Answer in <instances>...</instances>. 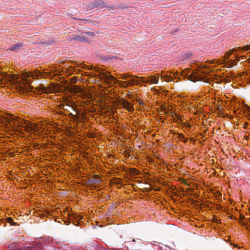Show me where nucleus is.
<instances>
[{"instance_id": "7", "label": "nucleus", "mask_w": 250, "mask_h": 250, "mask_svg": "<svg viewBox=\"0 0 250 250\" xmlns=\"http://www.w3.org/2000/svg\"><path fill=\"white\" fill-rule=\"evenodd\" d=\"M41 76H42V74L38 70H37L35 72L34 75L31 73H26L24 76V81H25L28 83H32V80L30 79L28 80V78H32V79H36V78L39 77Z\"/></svg>"}, {"instance_id": "28", "label": "nucleus", "mask_w": 250, "mask_h": 250, "mask_svg": "<svg viewBox=\"0 0 250 250\" xmlns=\"http://www.w3.org/2000/svg\"><path fill=\"white\" fill-rule=\"evenodd\" d=\"M191 125H192L191 124H190L189 123H187V125H186V127L190 128L191 127Z\"/></svg>"}, {"instance_id": "25", "label": "nucleus", "mask_w": 250, "mask_h": 250, "mask_svg": "<svg viewBox=\"0 0 250 250\" xmlns=\"http://www.w3.org/2000/svg\"><path fill=\"white\" fill-rule=\"evenodd\" d=\"M131 171L132 172L134 173L135 174H136V172H138V170H137L136 168H131Z\"/></svg>"}, {"instance_id": "8", "label": "nucleus", "mask_w": 250, "mask_h": 250, "mask_svg": "<svg viewBox=\"0 0 250 250\" xmlns=\"http://www.w3.org/2000/svg\"><path fill=\"white\" fill-rule=\"evenodd\" d=\"M109 80L111 81V83H118L119 85L123 87H126L128 85L127 82L125 81H120L116 80V78L113 76L110 75L109 76Z\"/></svg>"}, {"instance_id": "30", "label": "nucleus", "mask_w": 250, "mask_h": 250, "mask_svg": "<svg viewBox=\"0 0 250 250\" xmlns=\"http://www.w3.org/2000/svg\"><path fill=\"white\" fill-rule=\"evenodd\" d=\"M187 125V123L183 122L182 123L181 125L183 127H186V125Z\"/></svg>"}, {"instance_id": "36", "label": "nucleus", "mask_w": 250, "mask_h": 250, "mask_svg": "<svg viewBox=\"0 0 250 250\" xmlns=\"http://www.w3.org/2000/svg\"><path fill=\"white\" fill-rule=\"evenodd\" d=\"M235 58H236V59L237 58V56H235Z\"/></svg>"}, {"instance_id": "27", "label": "nucleus", "mask_w": 250, "mask_h": 250, "mask_svg": "<svg viewBox=\"0 0 250 250\" xmlns=\"http://www.w3.org/2000/svg\"><path fill=\"white\" fill-rule=\"evenodd\" d=\"M188 138H186V137H185V138L182 139V141L184 143H186L187 142V141H188Z\"/></svg>"}, {"instance_id": "2", "label": "nucleus", "mask_w": 250, "mask_h": 250, "mask_svg": "<svg viewBox=\"0 0 250 250\" xmlns=\"http://www.w3.org/2000/svg\"><path fill=\"white\" fill-rule=\"evenodd\" d=\"M52 241V238L50 237L41 238L38 240H37L32 246L27 247L26 250H42L43 244H49Z\"/></svg>"}, {"instance_id": "18", "label": "nucleus", "mask_w": 250, "mask_h": 250, "mask_svg": "<svg viewBox=\"0 0 250 250\" xmlns=\"http://www.w3.org/2000/svg\"><path fill=\"white\" fill-rule=\"evenodd\" d=\"M94 179L92 180V182L94 183H98L99 182V176L96 174L93 175Z\"/></svg>"}, {"instance_id": "17", "label": "nucleus", "mask_w": 250, "mask_h": 250, "mask_svg": "<svg viewBox=\"0 0 250 250\" xmlns=\"http://www.w3.org/2000/svg\"><path fill=\"white\" fill-rule=\"evenodd\" d=\"M36 90L39 92H42L43 93H46L47 88L45 87H38L36 88Z\"/></svg>"}, {"instance_id": "10", "label": "nucleus", "mask_w": 250, "mask_h": 250, "mask_svg": "<svg viewBox=\"0 0 250 250\" xmlns=\"http://www.w3.org/2000/svg\"><path fill=\"white\" fill-rule=\"evenodd\" d=\"M0 222L3 223V226L5 227L6 226V222L9 223L12 226H17L19 225L17 223L14 222L13 219L12 217H7L5 219H1Z\"/></svg>"}, {"instance_id": "33", "label": "nucleus", "mask_w": 250, "mask_h": 250, "mask_svg": "<svg viewBox=\"0 0 250 250\" xmlns=\"http://www.w3.org/2000/svg\"><path fill=\"white\" fill-rule=\"evenodd\" d=\"M234 248H237V249H240V246H238V245H234V247H233V249H234Z\"/></svg>"}, {"instance_id": "22", "label": "nucleus", "mask_w": 250, "mask_h": 250, "mask_svg": "<svg viewBox=\"0 0 250 250\" xmlns=\"http://www.w3.org/2000/svg\"><path fill=\"white\" fill-rule=\"evenodd\" d=\"M1 75L3 79H10V77L8 74H6L5 73H2V74Z\"/></svg>"}, {"instance_id": "15", "label": "nucleus", "mask_w": 250, "mask_h": 250, "mask_svg": "<svg viewBox=\"0 0 250 250\" xmlns=\"http://www.w3.org/2000/svg\"><path fill=\"white\" fill-rule=\"evenodd\" d=\"M18 248H19L15 243H12L8 247V250H17Z\"/></svg>"}, {"instance_id": "16", "label": "nucleus", "mask_w": 250, "mask_h": 250, "mask_svg": "<svg viewBox=\"0 0 250 250\" xmlns=\"http://www.w3.org/2000/svg\"><path fill=\"white\" fill-rule=\"evenodd\" d=\"M164 81L169 82L173 81V78L170 76H165L162 77Z\"/></svg>"}, {"instance_id": "14", "label": "nucleus", "mask_w": 250, "mask_h": 250, "mask_svg": "<svg viewBox=\"0 0 250 250\" xmlns=\"http://www.w3.org/2000/svg\"><path fill=\"white\" fill-rule=\"evenodd\" d=\"M236 64H237V62H235V60H232L231 59V60H229L227 62L226 65H227V66L228 67H231L232 66H233L234 65H235Z\"/></svg>"}, {"instance_id": "32", "label": "nucleus", "mask_w": 250, "mask_h": 250, "mask_svg": "<svg viewBox=\"0 0 250 250\" xmlns=\"http://www.w3.org/2000/svg\"><path fill=\"white\" fill-rule=\"evenodd\" d=\"M139 104L141 105H143L144 104V103L143 102H142V101H140L139 102Z\"/></svg>"}, {"instance_id": "13", "label": "nucleus", "mask_w": 250, "mask_h": 250, "mask_svg": "<svg viewBox=\"0 0 250 250\" xmlns=\"http://www.w3.org/2000/svg\"><path fill=\"white\" fill-rule=\"evenodd\" d=\"M33 89V87L30 85H28L25 86H21L20 85V90L22 92H25L27 91H32Z\"/></svg>"}, {"instance_id": "3", "label": "nucleus", "mask_w": 250, "mask_h": 250, "mask_svg": "<svg viewBox=\"0 0 250 250\" xmlns=\"http://www.w3.org/2000/svg\"><path fill=\"white\" fill-rule=\"evenodd\" d=\"M248 50H250V44L249 45H245L243 47L234 48L232 49L229 50L225 54V59H228L229 57V56L234 52L247 51Z\"/></svg>"}, {"instance_id": "11", "label": "nucleus", "mask_w": 250, "mask_h": 250, "mask_svg": "<svg viewBox=\"0 0 250 250\" xmlns=\"http://www.w3.org/2000/svg\"><path fill=\"white\" fill-rule=\"evenodd\" d=\"M73 40L75 41L83 42H87L88 40L84 35H76L74 37Z\"/></svg>"}, {"instance_id": "24", "label": "nucleus", "mask_w": 250, "mask_h": 250, "mask_svg": "<svg viewBox=\"0 0 250 250\" xmlns=\"http://www.w3.org/2000/svg\"><path fill=\"white\" fill-rule=\"evenodd\" d=\"M178 138L180 139H183L185 138V136L182 133H178Z\"/></svg>"}, {"instance_id": "19", "label": "nucleus", "mask_w": 250, "mask_h": 250, "mask_svg": "<svg viewBox=\"0 0 250 250\" xmlns=\"http://www.w3.org/2000/svg\"><path fill=\"white\" fill-rule=\"evenodd\" d=\"M134 83H136L137 84H138L137 80H135L134 79H131L128 82H127L128 84L130 86L133 85L134 84Z\"/></svg>"}, {"instance_id": "29", "label": "nucleus", "mask_w": 250, "mask_h": 250, "mask_svg": "<svg viewBox=\"0 0 250 250\" xmlns=\"http://www.w3.org/2000/svg\"><path fill=\"white\" fill-rule=\"evenodd\" d=\"M125 156L126 157H129L130 155V154L129 152H125Z\"/></svg>"}, {"instance_id": "34", "label": "nucleus", "mask_w": 250, "mask_h": 250, "mask_svg": "<svg viewBox=\"0 0 250 250\" xmlns=\"http://www.w3.org/2000/svg\"><path fill=\"white\" fill-rule=\"evenodd\" d=\"M80 20L83 21H86V19H79Z\"/></svg>"}, {"instance_id": "35", "label": "nucleus", "mask_w": 250, "mask_h": 250, "mask_svg": "<svg viewBox=\"0 0 250 250\" xmlns=\"http://www.w3.org/2000/svg\"><path fill=\"white\" fill-rule=\"evenodd\" d=\"M243 218H244V216L242 217V219H243Z\"/></svg>"}, {"instance_id": "5", "label": "nucleus", "mask_w": 250, "mask_h": 250, "mask_svg": "<svg viewBox=\"0 0 250 250\" xmlns=\"http://www.w3.org/2000/svg\"><path fill=\"white\" fill-rule=\"evenodd\" d=\"M83 218L82 216L78 215L75 212H72L69 214V220H68V224L70 223L71 220L73 221L74 225L78 226L80 221L82 220ZM66 224L68 225L67 223Z\"/></svg>"}, {"instance_id": "9", "label": "nucleus", "mask_w": 250, "mask_h": 250, "mask_svg": "<svg viewBox=\"0 0 250 250\" xmlns=\"http://www.w3.org/2000/svg\"><path fill=\"white\" fill-rule=\"evenodd\" d=\"M122 104L123 106L129 112H133L134 110V108L133 106L131 104L126 101H124Z\"/></svg>"}, {"instance_id": "12", "label": "nucleus", "mask_w": 250, "mask_h": 250, "mask_svg": "<svg viewBox=\"0 0 250 250\" xmlns=\"http://www.w3.org/2000/svg\"><path fill=\"white\" fill-rule=\"evenodd\" d=\"M23 46V43L21 42H19L17 44H14L13 45L11 48L9 49L12 51H17L19 50L22 46Z\"/></svg>"}, {"instance_id": "21", "label": "nucleus", "mask_w": 250, "mask_h": 250, "mask_svg": "<svg viewBox=\"0 0 250 250\" xmlns=\"http://www.w3.org/2000/svg\"><path fill=\"white\" fill-rule=\"evenodd\" d=\"M130 75H128L127 74H124L121 75V77H120V79L125 80H126L127 79H128Z\"/></svg>"}, {"instance_id": "20", "label": "nucleus", "mask_w": 250, "mask_h": 250, "mask_svg": "<svg viewBox=\"0 0 250 250\" xmlns=\"http://www.w3.org/2000/svg\"><path fill=\"white\" fill-rule=\"evenodd\" d=\"M80 67H82V68H84V69H93V68H92L93 67L92 66H87L85 64H81V65L80 66Z\"/></svg>"}, {"instance_id": "6", "label": "nucleus", "mask_w": 250, "mask_h": 250, "mask_svg": "<svg viewBox=\"0 0 250 250\" xmlns=\"http://www.w3.org/2000/svg\"><path fill=\"white\" fill-rule=\"evenodd\" d=\"M133 77H135L137 79H141V81L143 83H147V84H151V83H154L157 84L158 83L159 81V77H155L154 76H149L146 80H145L144 77H139L137 76H132Z\"/></svg>"}, {"instance_id": "4", "label": "nucleus", "mask_w": 250, "mask_h": 250, "mask_svg": "<svg viewBox=\"0 0 250 250\" xmlns=\"http://www.w3.org/2000/svg\"><path fill=\"white\" fill-rule=\"evenodd\" d=\"M104 7L113 8V6H107V5L102 0H96L91 2L90 5V8L91 9L94 8L102 9Z\"/></svg>"}, {"instance_id": "31", "label": "nucleus", "mask_w": 250, "mask_h": 250, "mask_svg": "<svg viewBox=\"0 0 250 250\" xmlns=\"http://www.w3.org/2000/svg\"><path fill=\"white\" fill-rule=\"evenodd\" d=\"M185 71H186V72L188 74L189 73V72L190 71V70L189 68H187V69H185Z\"/></svg>"}, {"instance_id": "1", "label": "nucleus", "mask_w": 250, "mask_h": 250, "mask_svg": "<svg viewBox=\"0 0 250 250\" xmlns=\"http://www.w3.org/2000/svg\"><path fill=\"white\" fill-rule=\"evenodd\" d=\"M214 60L210 61H208L206 63H201L194 64L193 66L195 69L192 71L189 76L191 80L193 82L205 80V76L208 75L210 71V66L207 65L208 63H213Z\"/></svg>"}, {"instance_id": "23", "label": "nucleus", "mask_w": 250, "mask_h": 250, "mask_svg": "<svg viewBox=\"0 0 250 250\" xmlns=\"http://www.w3.org/2000/svg\"><path fill=\"white\" fill-rule=\"evenodd\" d=\"M86 35H87L89 36H94V34L92 32H87L85 33Z\"/></svg>"}, {"instance_id": "26", "label": "nucleus", "mask_w": 250, "mask_h": 250, "mask_svg": "<svg viewBox=\"0 0 250 250\" xmlns=\"http://www.w3.org/2000/svg\"><path fill=\"white\" fill-rule=\"evenodd\" d=\"M126 8V6L125 5H119L118 6V8H120V9H125Z\"/></svg>"}]
</instances>
